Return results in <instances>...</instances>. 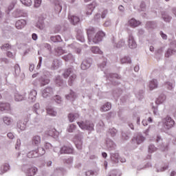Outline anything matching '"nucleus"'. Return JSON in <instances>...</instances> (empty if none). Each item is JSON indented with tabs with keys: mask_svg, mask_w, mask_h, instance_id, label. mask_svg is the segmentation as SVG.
Masks as SVG:
<instances>
[{
	"mask_svg": "<svg viewBox=\"0 0 176 176\" xmlns=\"http://www.w3.org/2000/svg\"><path fill=\"white\" fill-rule=\"evenodd\" d=\"M69 20L74 25H76V24H78L80 21V19L78 16L71 14L69 15Z\"/></svg>",
	"mask_w": 176,
	"mask_h": 176,
	"instance_id": "f8f14e48",
	"label": "nucleus"
},
{
	"mask_svg": "<svg viewBox=\"0 0 176 176\" xmlns=\"http://www.w3.org/2000/svg\"><path fill=\"white\" fill-rule=\"evenodd\" d=\"M54 100L57 102V104H60L61 102V97L60 96H54Z\"/></svg>",
	"mask_w": 176,
	"mask_h": 176,
	"instance_id": "49530a36",
	"label": "nucleus"
},
{
	"mask_svg": "<svg viewBox=\"0 0 176 176\" xmlns=\"http://www.w3.org/2000/svg\"><path fill=\"white\" fill-rule=\"evenodd\" d=\"M63 58L65 61H74V56L71 54L64 56Z\"/></svg>",
	"mask_w": 176,
	"mask_h": 176,
	"instance_id": "2f4dec72",
	"label": "nucleus"
},
{
	"mask_svg": "<svg viewBox=\"0 0 176 176\" xmlns=\"http://www.w3.org/2000/svg\"><path fill=\"white\" fill-rule=\"evenodd\" d=\"M47 167H50V166H52V161H49L47 162Z\"/></svg>",
	"mask_w": 176,
	"mask_h": 176,
	"instance_id": "774afa93",
	"label": "nucleus"
},
{
	"mask_svg": "<svg viewBox=\"0 0 176 176\" xmlns=\"http://www.w3.org/2000/svg\"><path fill=\"white\" fill-rule=\"evenodd\" d=\"M111 107L112 105L111 104V103L107 102L101 107L100 111L102 112H107V111H109V109H111Z\"/></svg>",
	"mask_w": 176,
	"mask_h": 176,
	"instance_id": "aec40b11",
	"label": "nucleus"
},
{
	"mask_svg": "<svg viewBox=\"0 0 176 176\" xmlns=\"http://www.w3.org/2000/svg\"><path fill=\"white\" fill-rule=\"evenodd\" d=\"M37 172H38V168L34 166L29 168L27 170L26 174L28 176H34L35 175V174H36Z\"/></svg>",
	"mask_w": 176,
	"mask_h": 176,
	"instance_id": "2eb2a0df",
	"label": "nucleus"
},
{
	"mask_svg": "<svg viewBox=\"0 0 176 176\" xmlns=\"http://www.w3.org/2000/svg\"><path fill=\"white\" fill-rule=\"evenodd\" d=\"M90 63L87 60H83L82 64H81V69H83V70H86L88 68H90Z\"/></svg>",
	"mask_w": 176,
	"mask_h": 176,
	"instance_id": "5701e85b",
	"label": "nucleus"
},
{
	"mask_svg": "<svg viewBox=\"0 0 176 176\" xmlns=\"http://www.w3.org/2000/svg\"><path fill=\"white\" fill-rule=\"evenodd\" d=\"M128 45L130 49H135L137 47V43H135L134 37L132 35H129V36Z\"/></svg>",
	"mask_w": 176,
	"mask_h": 176,
	"instance_id": "6e6552de",
	"label": "nucleus"
},
{
	"mask_svg": "<svg viewBox=\"0 0 176 176\" xmlns=\"http://www.w3.org/2000/svg\"><path fill=\"white\" fill-rule=\"evenodd\" d=\"M63 78L65 79H68V85L69 86H72L74 84V82L76 80V74L74 73V68L73 67H69L67 69H65L64 70V72L63 74Z\"/></svg>",
	"mask_w": 176,
	"mask_h": 176,
	"instance_id": "f257e3e1",
	"label": "nucleus"
},
{
	"mask_svg": "<svg viewBox=\"0 0 176 176\" xmlns=\"http://www.w3.org/2000/svg\"><path fill=\"white\" fill-rule=\"evenodd\" d=\"M44 27L45 25H43V23H41V25H39V23H37V28L40 30H43Z\"/></svg>",
	"mask_w": 176,
	"mask_h": 176,
	"instance_id": "13d9d810",
	"label": "nucleus"
},
{
	"mask_svg": "<svg viewBox=\"0 0 176 176\" xmlns=\"http://www.w3.org/2000/svg\"><path fill=\"white\" fill-rule=\"evenodd\" d=\"M142 124L144 126H148V121H146V120H144L142 121Z\"/></svg>",
	"mask_w": 176,
	"mask_h": 176,
	"instance_id": "0e129e2a",
	"label": "nucleus"
},
{
	"mask_svg": "<svg viewBox=\"0 0 176 176\" xmlns=\"http://www.w3.org/2000/svg\"><path fill=\"white\" fill-rule=\"evenodd\" d=\"M26 125L25 124L21 122V121H19L17 122V128L21 131L25 130Z\"/></svg>",
	"mask_w": 176,
	"mask_h": 176,
	"instance_id": "7c9ffc66",
	"label": "nucleus"
},
{
	"mask_svg": "<svg viewBox=\"0 0 176 176\" xmlns=\"http://www.w3.org/2000/svg\"><path fill=\"white\" fill-rule=\"evenodd\" d=\"M41 139L39 135H34L32 138V145L36 146L37 149H39V145H41Z\"/></svg>",
	"mask_w": 176,
	"mask_h": 176,
	"instance_id": "39448f33",
	"label": "nucleus"
},
{
	"mask_svg": "<svg viewBox=\"0 0 176 176\" xmlns=\"http://www.w3.org/2000/svg\"><path fill=\"white\" fill-rule=\"evenodd\" d=\"M174 53H176V50H171V49H168L166 52V53L165 54V57H170V56L174 54Z\"/></svg>",
	"mask_w": 176,
	"mask_h": 176,
	"instance_id": "c9c22d12",
	"label": "nucleus"
},
{
	"mask_svg": "<svg viewBox=\"0 0 176 176\" xmlns=\"http://www.w3.org/2000/svg\"><path fill=\"white\" fill-rule=\"evenodd\" d=\"M10 168L9 164H5L1 166V170L2 173H6Z\"/></svg>",
	"mask_w": 176,
	"mask_h": 176,
	"instance_id": "e433bc0d",
	"label": "nucleus"
},
{
	"mask_svg": "<svg viewBox=\"0 0 176 176\" xmlns=\"http://www.w3.org/2000/svg\"><path fill=\"white\" fill-rule=\"evenodd\" d=\"M124 44H125L124 41H119V42L117 43V47H122V46H124Z\"/></svg>",
	"mask_w": 176,
	"mask_h": 176,
	"instance_id": "8fccbe9b",
	"label": "nucleus"
},
{
	"mask_svg": "<svg viewBox=\"0 0 176 176\" xmlns=\"http://www.w3.org/2000/svg\"><path fill=\"white\" fill-rule=\"evenodd\" d=\"M41 151H42L41 153H38V151H30L28 153V157H29V159H32L34 157H38V155H44L45 153V149H43V148H40Z\"/></svg>",
	"mask_w": 176,
	"mask_h": 176,
	"instance_id": "423d86ee",
	"label": "nucleus"
},
{
	"mask_svg": "<svg viewBox=\"0 0 176 176\" xmlns=\"http://www.w3.org/2000/svg\"><path fill=\"white\" fill-rule=\"evenodd\" d=\"M32 38L34 41H36L38 39V36L36 35V34L34 33L32 35Z\"/></svg>",
	"mask_w": 176,
	"mask_h": 176,
	"instance_id": "bf43d9fd",
	"label": "nucleus"
},
{
	"mask_svg": "<svg viewBox=\"0 0 176 176\" xmlns=\"http://www.w3.org/2000/svg\"><path fill=\"white\" fill-rule=\"evenodd\" d=\"M54 5H55V10H56V12H61V10H63V6H61V2L58 1H55Z\"/></svg>",
	"mask_w": 176,
	"mask_h": 176,
	"instance_id": "4be33fe9",
	"label": "nucleus"
},
{
	"mask_svg": "<svg viewBox=\"0 0 176 176\" xmlns=\"http://www.w3.org/2000/svg\"><path fill=\"white\" fill-rule=\"evenodd\" d=\"M102 156L105 159L108 156V154H107V153H102Z\"/></svg>",
	"mask_w": 176,
	"mask_h": 176,
	"instance_id": "338daca9",
	"label": "nucleus"
},
{
	"mask_svg": "<svg viewBox=\"0 0 176 176\" xmlns=\"http://www.w3.org/2000/svg\"><path fill=\"white\" fill-rule=\"evenodd\" d=\"M55 51L57 56H61L62 54H64V53H65V51H64V50H63L61 47H58L57 48H56Z\"/></svg>",
	"mask_w": 176,
	"mask_h": 176,
	"instance_id": "473e14b6",
	"label": "nucleus"
},
{
	"mask_svg": "<svg viewBox=\"0 0 176 176\" xmlns=\"http://www.w3.org/2000/svg\"><path fill=\"white\" fill-rule=\"evenodd\" d=\"M53 93V89L50 87L46 88L43 91V97L44 98H47L49 96V94H52Z\"/></svg>",
	"mask_w": 176,
	"mask_h": 176,
	"instance_id": "6ab92c4d",
	"label": "nucleus"
},
{
	"mask_svg": "<svg viewBox=\"0 0 176 176\" xmlns=\"http://www.w3.org/2000/svg\"><path fill=\"white\" fill-rule=\"evenodd\" d=\"M0 111H10V104L0 102Z\"/></svg>",
	"mask_w": 176,
	"mask_h": 176,
	"instance_id": "dca6fc26",
	"label": "nucleus"
},
{
	"mask_svg": "<svg viewBox=\"0 0 176 176\" xmlns=\"http://www.w3.org/2000/svg\"><path fill=\"white\" fill-rule=\"evenodd\" d=\"M134 71H135V72H138V71H140V67L139 66H135L134 67Z\"/></svg>",
	"mask_w": 176,
	"mask_h": 176,
	"instance_id": "e2e57ef3",
	"label": "nucleus"
},
{
	"mask_svg": "<svg viewBox=\"0 0 176 176\" xmlns=\"http://www.w3.org/2000/svg\"><path fill=\"white\" fill-rule=\"evenodd\" d=\"M7 56L10 58H13V57H14V56H13V54L10 52H7Z\"/></svg>",
	"mask_w": 176,
	"mask_h": 176,
	"instance_id": "4d7b16f0",
	"label": "nucleus"
},
{
	"mask_svg": "<svg viewBox=\"0 0 176 176\" xmlns=\"http://www.w3.org/2000/svg\"><path fill=\"white\" fill-rule=\"evenodd\" d=\"M17 3V0H10L9 1V5L8 6L6 13L9 14V12L11 10H13L14 9V6H16V4Z\"/></svg>",
	"mask_w": 176,
	"mask_h": 176,
	"instance_id": "9b49d317",
	"label": "nucleus"
},
{
	"mask_svg": "<svg viewBox=\"0 0 176 176\" xmlns=\"http://www.w3.org/2000/svg\"><path fill=\"white\" fill-rule=\"evenodd\" d=\"M161 36L163 39H167V35L161 32Z\"/></svg>",
	"mask_w": 176,
	"mask_h": 176,
	"instance_id": "052dcab7",
	"label": "nucleus"
},
{
	"mask_svg": "<svg viewBox=\"0 0 176 176\" xmlns=\"http://www.w3.org/2000/svg\"><path fill=\"white\" fill-rule=\"evenodd\" d=\"M108 13V10H104L101 14L102 19H105V16H107V14Z\"/></svg>",
	"mask_w": 176,
	"mask_h": 176,
	"instance_id": "3c124183",
	"label": "nucleus"
},
{
	"mask_svg": "<svg viewBox=\"0 0 176 176\" xmlns=\"http://www.w3.org/2000/svg\"><path fill=\"white\" fill-rule=\"evenodd\" d=\"M128 24L129 27H131L132 28H135L138 27V25H141V22L140 21H137L134 18H132L128 21Z\"/></svg>",
	"mask_w": 176,
	"mask_h": 176,
	"instance_id": "1a4fd4ad",
	"label": "nucleus"
},
{
	"mask_svg": "<svg viewBox=\"0 0 176 176\" xmlns=\"http://www.w3.org/2000/svg\"><path fill=\"white\" fill-rule=\"evenodd\" d=\"M21 3L25 6H31L32 5V0H20Z\"/></svg>",
	"mask_w": 176,
	"mask_h": 176,
	"instance_id": "72a5a7b5",
	"label": "nucleus"
},
{
	"mask_svg": "<svg viewBox=\"0 0 176 176\" xmlns=\"http://www.w3.org/2000/svg\"><path fill=\"white\" fill-rule=\"evenodd\" d=\"M50 82V80H49V79H45V80L42 79L41 80V85H43V86H45L46 85H49Z\"/></svg>",
	"mask_w": 176,
	"mask_h": 176,
	"instance_id": "09e8293b",
	"label": "nucleus"
},
{
	"mask_svg": "<svg viewBox=\"0 0 176 176\" xmlns=\"http://www.w3.org/2000/svg\"><path fill=\"white\" fill-rule=\"evenodd\" d=\"M42 3V0H34V8H39Z\"/></svg>",
	"mask_w": 176,
	"mask_h": 176,
	"instance_id": "37998d69",
	"label": "nucleus"
},
{
	"mask_svg": "<svg viewBox=\"0 0 176 176\" xmlns=\"http://www.w3.org/2000/svg\"><path fill=\"white\" fill-rule=\"evenodd\" d=\"M87 36H88V39L89 41L91 40V36L94 34V28H89L88 29H87Z\"/></svg>",
	"mask_w": 176,
	"mask_h": 176,
	"instance_id": "393cba45",
	"label": "nucleus"
},
{
	"mask_svg": "<svg viewBox=\"0 0 176 176\" xmlns=\"http://www.w3.org/2000/svg\"><path fill=\"white\" fill-rule=\"evenodd\" d=\"M100 17H101V16L100 15V14H97L95 15V20H97V19H100Z\"/></svg>",
	"mask_w": 176,
	"mask_h": 176,
	"instance_id": "69168bd1",
	"label": "nucleus"
},
{
	"mask_svg": "<svg viewBox=\"0 0 176 176\" xmlns=\"http://www.w3.org/2000/svg\"><path fill=\"white\" fill-rule=\"evenodd\" d=\"M25 98V95H21L20 94H15V101H23Z\"/></svg>",
	"mask_w": 176,
	"mask_h": 176,
	"instance_id": "c756f323",
	"label": "nucleus"
},
{
	"mask_svg": "<svg viewBox=\"0 0 176 176\" xmlns=\"http://www.w3.org/2000/svg\"><path fill=\"white\" fill-rule=\"evenodd\" d=\"M164 124L166 129H171L175 124V122L173 121V120L167 116L165 119L163 120Z\"/></svg>",
	"mask_w": 176,
	"mask_h": 176,
	"instance_id": "7ed1b4c3",
	"label": "nucleus"
},
{
	"mask_svg": "<svg viewBox=\"0 0 176 176\" xmlns=\"http://www.w3.org/2000/svg\"><path fill=\"white\" fill-rule=\"evenodd\" d=\"M3 120L4 123L7 124V126L12 124V120H10V118H9L8 117H4Z\"/></svg>",
	"mask_w": 176,
	"mask_h": 176,
	"instance_id": "ea45409f",
	"label": "nucleus"
},
{
	"mask_svg": "<svg viewBox=\"0 0 176 176\" xmlns=\"http://www.w3.org/2000/svg\"><path fill=\"white\" fill-rule=\"evenodd\" d=\"M166 85L168 86V90H173V84L170 82H167Z\"/></svg>",
	"mask_w": 176,
	"mask_h": 176,
	"instance_id": "864d4df0",
	"label": "nucleus"
},
{
	"mask_svg": "<svg viewBox=\"0 0 176 176\" xmlns=\"http://www.w3.org/2000/svg\"><path fill=\"white\" fill-rule=\"evenodd\" d=\"M96 6H97V4L96 3H92L91 4H89L87 8V16H90L93 13V10L96 8Z\"/></svg>",
	"mask_w": 176,
	"mask_h": 176,
	"instance_id": "4468645a",
	"label": "nucleus"
},
{
	"mask_svg": "<svg viewBox=\"0 0 176 176\" xmlns=\"http://www.w3.org/2000/svg\"><path fill=\"white\" fill-rule=\"evenodd\" d=\"M76 129V125L72 124L67 129L68 133H74V131Z\"/></svg>",
	"mask_w": 176,
	"mask_h": 176,
	"instance_id": "4c0bfd02",
	"label": "nucleus"
},
{
	"mask_svg": "<svg viewBox=\"0 0 176 176\" xmlns=\"http://www.w3.org/2000/svg\"><path fill=\"white\" fill-rule=\"evenodd\" d=\"M69 121L72 123L74 120H76V119H78L79 114L78 113H69L67 116Z\"/></svg>",
	"mask_w": 176,
	"mask_h": 176,
	"instance_id": "f3484780",
	"label": "nucleus"
},
{
	"mask_svg": "<svg viewBox=\"0 0 176 176\" xmlns=\"http://www.w3.org/2000/svg\"><path fill=\"white\" fill-rule=\"evenodd\" d=\"M46 111L48 115H50V116H56V115H57V112L53 110V108L52 107H47L46 109Z\"/></svg>",
	"mask_w": 176,
	"mask_h": 176,
	"instance_id": "cd10ccee",
	"label": "nucleus"
},
{
	"mask_svg": "<svg viewBox=\"0 0 176 176\" xmlns=\"http://www.w3.org/2000/svg\"><path fill=\"white\" fill-rule=\"evenodd\" d=\"M27 25V21L23 19H21L19 21H17L15 23V27L17 28V30H22V28H24L25 25Z\"/></svg>",
	"mask_w": 176,
	"mask_h": 176,
	"instance_id": "9d476101",
	"label": "nucleus"
},
{
	"mask_svg": "<svg viewBox=\"0 0 176 176\" xmlns=\"http://www.w3.org/2000/svg\"><path fill=\"white\" fill-rule=\"evenodd\" d=\"M109 133H110L112 137H113L114 135H116V133H118V131L116 129L112 128V129H109Z\"/></svg>",
	"mask_w": 176,
	"mask_h": 176,
	"instance_id": "c03bdc74",
	"label": "nucleus"
},
{
	"mask_svg": "<svg viewBox=\"0 0 176 176\" xmlns=\"http://www.w3.org/2000/svg\"><path fill=\"white\" fill-rule=\"evenodd\" d=\"M60 153L61 155H63V153L70 154L74 153V149L71 147L64 146L61 148Z\"/></svg>",
	"mask_w": 176,
	"mask_h": 176,
	"instance_id": "ddd939ff",
	"label": "nucleus"
},
{
	"mask_svg": "<svg viewBox=\"0 0 176 176\" xmlns=\"http://www.w3.org/2000/svg\"><path fill=\"white\" fill-rule=\"evenodd\" d=\"M12 49V45L9 43H6L1 47L2 50H10Z\"/></svg>",
	"mask_w": 176,
	"mask_h": 176,
	"instance_id": "58836bf2",
	"label": "nucleus"
},
{
	"mask_svg": "<svg viewBox=\"0 0 176 176\" xmlns=\"http://www.w3.org/2000/svg\"><path fill=\"white\" fill-rule=\"evenodd\" d=\"M110 78H116V79H119V75L116 74H110Z\"/></svg>",
	"mask_w": 176,
	"mask_h": 176,
	"instance_id": "6e6d98bb",
	"label": "nucleus"
},
{
	"mask_svg": "<svg viewBox=\"0 0 176 176\" xmlns=\"http://www.w3.org/2000/svg\"><path fill=\"white\" fill-rule=\"evenodd\" d=\"M133 141H136L137 144L140 145V144H142V142H144L145 141V138L142 137V135H138L136 138H135Z\"/></svg>",
	"mask_w": 176,
	"mask_h": 176,
	"instance_id": "b1692460",
	"label": "nucleus"
},
{
	"mask_svg": "<svg viewBox=\"0 0 176 176\" xmlns=\"http://www.w3.org/2000/svg\"><path fill=\"white\" fill-rule=\"evenodd\" d=\"M107 65V62H104L102 64L100 65V68H104Z\"/></svg>",
	"mask_w": 176,
	"mask_h": 176,
	"instance_id": "680f3d73",
	"label": "nucleus"
},
{
	"mask_svg": "<svg viewBox=\"0 0 176 176\" xmlns=\"http://www.w3.org/2000/svg\"><path fill=\"white\" fill-rule=\"evenodd\" d=\"M104 36H105V33L100 31L95 35V37L92 39V41L94 43H98V42H101L102 41V38H104Z\"/></svg>",
	"mask_w": 176,
	"mask_h": 176,
	"instance_id": "20e7f679",
	"label": "nucleus"
},
{
	"mask_svg": "<svg viewBox=\"0 0 176 176\" xmlns=\"http://www.w3.org/2000/svg\"><path fill=\"white\" fill-rule=\"evenodd\" d=\"M55 82L58 86H61V85L63 84V80L61 79V77L60 76L56 78Z\"/></svg>",
	"mask_w": 176,
	"mask_h": 176,
	"instance_id": "a19ab883",
	"label": "nucleus"
},
{
	"mask_svg": "<svg viewBox=\"0 0 176 176\" xmlns=\"http://www.w3.org/2000/svg\"><path fill=\"white\" fill-rule=\"evenodd\" d=\"M74 143L78 149H82V140H80L78 141V138H76V136L74 138Z\"/></svg>",
	"mask_w": 176,
	"mask_h": 176,
	"instance_id": "c85d7f7f",
	"label": "nucleus"
},
{
	"mask_svg": "<svg viewBox=\"0 0 176 176\" xmlns=\"http://www.w3.org/2000/svg\"><path fill=\"white\" fill-rule=\"evenodd\" d=\"M77 124L79 126L80 129H82V130H94V124H90L88 122H78Z\"/></svg>",
	"mask_w": 176,
	"mask_h": 176,
	"instance_id": "f03ea898",
	"label": "nucleus"
},
{
	"mask_svg": "<svg viewBox=\"0 0 176 176\" xmlns=\"http://www.w3.org/2000/svg\"><path fill=\"white\" fill-rule=\"evenodd\" d=\"M91 51L94 54H102V51L100 50V48L98 47H92L91 48Z\"/></svg>",
	"mask_w": 176,
	"mask_h": 176,
	"instance_id": "bb28decb",
	"label": "nucleus"
},
{
	"mask_svg": "<svg viewBox=\"0 0 176 176\" xmlns=\"http://www.w3.org/2000/svg\"><path fill=\"white\" fill-rule=\"evenodd\" d=\"M67 100H70V101H74L76 98V94L75 92L70 91L69 94L66 95Z\"/></svg>",
	"mask_w": 176,
	"mask_h": 176,
	"instance_id": "412c9836",
	"label": "nucleus"
},
{
	"mask_svg": "<svg viewBox=\"0 0 176 176\" xmlns=\"http://www.w3.org/2000/svg\"><path fill=\"white\" fill-rule=\"evenodd\" d=\"M155 151H156V148L155 147V146L150 145L148 146V152H150V153H152L153 152H155Z\"/></svg>",
	"mask_w": 176,
	"mask_h": 176,
	"instance_id": "de8ad7c7",
	"label": "nucleus"
},
{
	"mask_svg": "<svg viewBox=\"0 0 176 176\" xmlns=\"http://www.w3.org/2000/svg\"><path fill=\"white\" fill-rule=\"evenodd\" d=\"M7 135L10 140H13V138H14V135L12 133H8Z\"/></svg>",
	"mask_w": 176,
	"mask_h": 176,
	"instance_id": "603ef678",
	"label": "nucleus"
},
{
	"mask_svg": "<svg viewBox=\"0 0 176 176\" xmlns=\"http://www.w3.org/2000/svg\"><path fill=\"white\" fill-rule=\"evenodd\" d=\"M157 88V80H153L150 82L149 89L150 90H153V89Z\"/></svg>",
	"mask_w": 176,
	"mask_h": 176,
	"instance_id": "a878e982",
	"label": "nucleus"
},
{
	"mask_svg": "<svg viewBox=\"0 0 176 176\" xmlns=\"http://www.w3.org/2000/svg\"><path fill=\"white\" fill-rule=\"evenodd\" d=\"M51 40L54 42H60L61 41V36H52Z\"/></svg>",
	"mask_w": 176,
	"mask_h": 176,
	"instance_id": "79ce46f5",
	"label": "nucleus"
},
{
	"mask_svg": "<svg viewBox=\"0 0 176 176\" xmlns=\"http://www.w3.org/2000/svg\"><path fill=\"white\" fill-rule=\"evenodd\" d=\"M45 149H50L52 148V144L50 143H45Z\"/></svg>",
	"mask_w": 176,
	"mask_h": 176,
	"instance_id": "5fc2aeb1",
	"label": "nucleus"
},
{
	"mask_svg": "<svg viewBox=\"0 0 176 176\" xmlns=\"http://www.w3.org/2000/svg\"><path fill=\"white\" fill-rule=\"evenodd\" d=\"M131 63V59L129 57H124L121 59L122 64H130Z\"/></svg>",
	"mask_w": 176,
	"mask_h": 176,
	"instance_id": "f704fd0d",
	"label": "nucleus"
},
{
	"mask_svg": "<svg viewBox=\"0 0 176 176\" xmlns=\"http://www.w3.org/2000/svg\"><path fill=\"white\" fill-rule=\"evenodd\" d=\"M45 134H47V135H50V137H53L54 138H57V137H58V132L53 127H50L45 132Z\"/></svg>",
	"mask_w": 176,
	"mask_h": 176,
	"instance_id": "0eeeda50",
	"label": "nucleus"
},
{
	"mask_svg": "<svg viewBox=\"0 0 176 176\" xmlns=\"http://www.w3.org/2000/svg\"><path fill=\"white\" fill-rule=\"evenodd\" d=\"M162 17L166 23H170V21L171 20V16H169L168 15H162Z\"/></svg>",
	"mask_w": 176,
	"mask_h": 176,
	"instance_id": "a18cd8bd",
	"label": "nucleus"
},
{
	"mask_svg": "<svg viewBox=\"0 0 176 176\" xmlns=\"http://www.w3.org/2000/svg\"><path fill=\"white\" fill-rule=\"evenodd\" d=\"M29 100H30L31 102H34L35 100H36V91L32 90L29 94Z\"/></svg>",
	"mask_w": 176,
	"mask_h": 176,
	"instance_id": "a211bd4d",
	"label": "nucleus"
}]
</instances>
